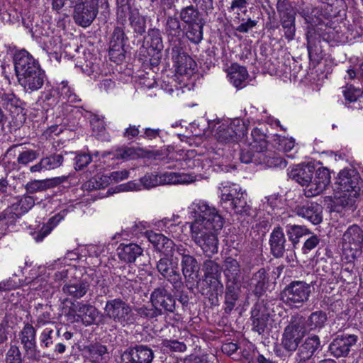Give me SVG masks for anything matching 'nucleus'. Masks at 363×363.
<instances>
[{"mask_svg":"<svg viewBox=\"0 0 363 363\" xmlns=\"http://www.w3.org/2000/svg\"><path fill=\"white\" fill-rule=\"evenodd\" d=\"M13 63L18 82L26 91L32 92L42 87L46 79L45 71L28 52L17 51L13 56Z\"/></svg>","mask_w":363,"mask_h":363,"instance_id":"nucleus-1","label":"nucleus"},{"mask_svg":"<svg viewBox=\"0 0 363 363\" xmlns=\"http://www.w3.org/2000/svg\"><path fill=\"white\" fill-rule=\"evenodd\" d=\"M361 177L354 169H344L340 172L334 186L333 210L339 212L340 208L352 207L359 195Z\"/></svg>","mask_w":363,"mask_h":363,"instance_id":"nucleus-2","label":"nucleus"},{"mask_svg":"<svg viewBox=\"0 0 363 363\" xmlns=\"http://www.w3.org/2000/svg\"><path fill=\"white\" fill-rule=\"evenodd\" d=\"M70 7H73L72 17L79 26L86 28L95 19L99 3L107 7L108 0H67Z\"/></svg>","mask_w":363,"mask_h":363,"instance_id":"nucleus-3","label":"nucleus"},{"mask_svg":"<svg viewBox=\"0 0 363 363\" xmlns=\"http://www.w3.org/2000/svg\"><path fill=\"white\" fill-rule=\"evenodd\" d=\"M189 224L191 238L203 254L209 258L217 254L219 243L217 232L207 230L199 222Z\"/></svg>","mask_w":363,"mask_h":363,"instance_id":"nucleus-4","label":"nucleus"},{"mask_svg":"<svg viewBox=\"0 0 363 363\" xmlns=\"http://www.w3.org/2000/svg\"><path fill=\"white\" fill-rule=\"evenodd\" d=\"M305 325L303 316L296 314L291 317L281 337V345L286 351L292 353L297 350L306 334Z\"/></svg>","mask_w":363,"mask_h":363,"instance_id":"nucleus-5","label":"nucleus"},{"mask_svg":"<svg viewBox=\"0 0 363 363\" xmlns=\"http://www.w3.org/2000/svg\"><path fill=\"white\" fill-rule=\"evenodd\" d=\"M312 286L303 281H293L281 293V299L291 308H299L308 300Z\"/></svg>","mask_w":363,"mask_h":363,"instance_id":"nucleus-6","label":"nucleus"},{"mask_svg":"<svg viewBox=\"0 0 363 363\" xmlns=\"http://www.w3.org/2000/svg\"><path fill=\"white\" fill-rule=\"evenodd\" d=\"M194 181V177L188 174L166 172L161 174H147L140 179V182L146 189L160 185L186 184Z\"/></svg>","mask_w":363,"mask_h":363,"instance_id":"nucleus-7","label":"nucleus"},{"mask_svg":"<svg viewBox=\"0 0 363 363\" xmlns=\"http://www.w3.org/2000/svg\"><path fill=\"white\" fill-rule=\"evenodd\" d=\"M194 211L196 216L193 222H199L207 230L218 232L223 227V218L215 208L199 203Z\"/></svg>","mask_w":363,"mask_h":363,"instance_id":"nucleus-8","label":"nucleus"},{"mask_svg":"<svg viewBox=\"0 0 363 363\" xmlns=\"http://www.w3.org/2000/svg\"><path fill=\"white\" fill-rule=\"evenodd\" d=\"M165 256L160 258L156 264L157 272L169 282L173 288L178 290L183 286L182 279L179 271L178 258L175 260L168 251H165Z\"/></svg>","mask_w":363,"mask_h":363,"instance_id":"nucleus-9","label":"nucleus"},{"mask_svg":"<svg viewBox=\"0 0 363 363\" xmlns=\"http://www.w3.org/2000/svg\"><path fill=\"white\" fill-rule=\"evenodd\" d=\"M104 311L108 318L123 325L133 324L135 321L130 306L121 298L108 301Z\"/></svg>","mask_w":363,"mask_h":363,"instance_id":"nucleus-10","label":"nucleus"},{"mask_svg":"<svg viewBox=\"0 0 363 363\" xmlns=\"http://www.w3.org/2000/svg\"><path fill=\"white\" fill-rule=\"evenodd\" d=\"M241 161L246 164L254 162L264 164L268 167H285L287 164L286 161L277 153L267 150L253 155H250V151H244L241 155Z\"/></svg>","mask_w":363,"mask_h":363,"instance_id":"nucleus-11","label":"nucleus"},{"mask_svg":"<svg viewBox=\"0 0 363 363\" xmlns=\"http://www.w3.org/2000/svg\"><path fill=\"white\" fill-rule=\"evenodd\" d=\"M167 286V284L155 288L150 297V303L161 310L162 315L176 311V300Z\"/></svg>","mask_w":363,"mask_h":363,"instance_id":"nucleus-12","label":"nucleus"},{"mask_svg":"<svg viewBox=\"0 0 363 363\" xmlns=\"http://www.w3.org/2000/svg\"><path fill=\"white\" fill-rule=\"evenodd\" d=\"M314 176L308 189H304L306 197H313L322 193L330 182V175L328 169L319 167L315 169Z\"/></svg>","mask_w":363,"mask_h":363,"instance_id":"nucleus-13","label":"nucleus"},{"mask_svg":"<svg viewBox=\"0 0 363 363\" xmlns=\"http://www.w3.org/2000/svg\"><path fill=\"white\" fill-rule=\"evenodd\" d=\"M122 358L125 363H151L154 353L147 346L138 345L128 348L123 352Z\"/></svg>","mask_w":363,"mask_h":363,"instance_id":"nucleus-14","label":"nucleus"},{"mask_svg":"<svg viewBox=\"0 0 363 363\" xmlns=\"http://www.w3.org/2000/svg\"><path fill=\"white\" fill-rule=\"evenodd\" d=\"M357 340L354 335H338L330 344L329 351L337 358L347 357Z\"/></svg>","mask_w":363,"mask_h":363,"instance_id":"nucleus-15","label":"nucleus"},{"mask_svg":"<svg viewBox=\"0 0 363 363\" xmlns=\"http://www.w3.org/2000/svg\"><path fill=\"white\" fill-rule=\"evenodd\" d=\"M35 336L36 330L29 323L24 325L19 335L25 354L30 359H38Z\"/></svg>","mask_w":363,"mask_h":363,"instance_id":"nucleus-16","label":"nucleus"},{"mask_svg":"<svg viewBox=\"0 0 363 363\" xmlns=\"http://www.w3.org/2000/svg\"><path fill=\"white\" fill-rule=\"evenodd\" d=\"M270 250L276 258L282 257L285 251L291 248V244L286 241L283 229L277 226L274 228L269 238Z\"/></svg>","mask_w":363,"mask_h":363,"instance_id":"nucleus-17","label":"nucleus"},{"mask_svg":"<svg viewBox=\"0 0 363 363\" xmlns=\"http://www.w3.org/2000/svg\"><path fill=\"white\" fill-rule=\"evenodd\" d=\"M153 238L155 240L150 239V240L157 242L156 246L160 250L164 248L165 251H168L169 254L175 251L178 255L181 257V260H182V259H185L192 255L190 250L186 246L182 244L175 245L172 240L162 234H155Z\"/></svg>","mask_w":363,"mask_h":363,"instance_id":"nucleus-18","label":"nucleus"},{"mask_svg":"<svg viewBox=\"0 0 363 363\" xmlns=\"http://www.w3.org/2000/svg\"><path fill=\"white\" fill-rule=\"evenodd\" d=\"M253 330L259 335L264 332L269 320V313L264 304L257 303L252 311Z\"/></svg>","mask_w":363,"mask_h":363,"instance_id":"nucleus-19","label":"nucleus"},{"mask_svg":"<svg viewBox=\"0 0 363 363\" xmlns=\"http://www.w3.org/2000/svg\"><path fill=\"white\" fill-rule=\"evenodd\" d=\"M314 172L315 167L313 165H297L291 170L289 176L301 186H305V189H308L311 183Z\"/></svg>","mask_w":363,"mask_h":363,"instance_id":"nucleus-20","label":"nucleus"},{"mask_svg":"<svg viewBox=\"0 0 363 363\" xmlns=\"http://www.w3.org/2000/svg\"><path fill=\"white\" fill-rule=\"evenodd\" d=\"M173 58L177 74L190 77L194 72L196 64L189 55L184 52H178Z\"/></svg>","mask_w":363,"mask_h":363,"instance_id":"nucleus-21","label":"nucleus"},{"mask_svg":"<svg viewBox=\"0 0 363 363\" xmlns=\"http://www.w3.org/2000/svg\"><path fill=\"white\" fill-rule=\"evenodd\" d=\"M67 177L62 176L44 180H33L26 184L25 188L29 194L43 191L55 187L67 181Z\"/></svg>","mask_w":363,"mask_h":363,"instance_id":"nucleus-22","label":"nucleus"},{"mask_svg":"<svg viewBox=\"0 0 363 363\" xmlns=\"http://www.w3.org/2000/svg\"><path fill=\"white\" fill-rule=\"evenodd\" d=\"M0 104L11 114H19L23 112L21 101L13 92L0 90Z\"/></svg>","mask_w":363,"mask_h":363,"instance_id":"nucleus-23","label":"nucleus"},{"mask_svg":"<svg viewBox=\"0 0 363 363\" xmlns=\"http://www.w3.org/2000/svg\"><path fill=\"white\" fill-rule=\"evenodd\" d=\"M267 141L266 135L258 128H254L251 133V139L249 140V146L241 150L240 155L244 151H250V155L261 153L267 150Z\"/></svg>","mask_w":363,"mask_h":363,"instance_id":"nucleus-24","label":"nucleus"},{"mask_svg":"<svg viewBox=\"0 0 363 363\" xmlns=\"http://www.w3.org/2000/svg\"><path fill=\"white\" fill-rule=\"evenodd\" d=\"M321 347L320 340L318 335H313L305 339L297 349L298 358L310 359Z\"/></svg>","mask_w":363,"mask_h":363,"instance_id":"nucleus-25","label":"nucleus"},{"mask_svg":"<svg viewBox=\"0 0 363 363\" xmlns=\"http://www.w3.org/2000/svg\"><path fill=\"white\" fill-rule=\"evenodd\" d=\"M74 311L77 313V317L86 325L93 324L99 315L97 308L89 303L79 302L74 305Z\"/></svg>","mask_w":363,"mask_h":363,"instance_id":"nucleus-26","label":"nucleus"},{"mask_svg":"<svg viewBox=\"0 0 363 363\" xmlns=\"http://www.w3.org/2000/svg\"><path fill=\"white\" fill-rule=\"evenodd\" d=\"M296 213L314 225L319 224L322 221V207L317 203H311L296 208Z\"/></svg>","mask_w":363,"mask_h":363,"instance_id":"nucleus-27","label":"nucleus"},{"mask_svg":"<svg viewBox=\"0 0 363 363\" xmlns=\"http://www.w3.org/2000/svg\"><path fill=\"white\" fill-rule=\"evenodd\" d=\"M64 161L63 155L61 154H52L43 157L39 162L31 166V172H40L44 170H52L60 167Z\"/></svg>","mask_w":363,"mask_h":363,"instance_id":"nucleus-28","label":"nucleus"},{"mask_svg":"<svg viewBox=\"0 0 363 363\" xmlns=\"http://www.w3.org/2000/svg\"><path fill=\"white\" fill-rule=\"evenodd\" d=\"M268 282L269 277L267 272L264 268H262L252 274L250 286L252 293L257 297H260L265 293Z\"/></svg>","mask_w":363,"mask_h":363,"instance_id":"nucleus-29","label":"nucleus"},{"mask_svg":"<svg viewBox=\"0 0 363 363\" xmlns=\"http://www.w3.org/2000/svg\"><path fill=\"white\" fill-rule=\"evenodd\" d=\"M164 26V34L169 40L179 39L184 33L181 20L176 15L167 16Z\"/></svg>","mask_w":363,"mask_h":363,"instance_id":"nucleus-30","label":"nucleus"},{"mask_svg":"<svg viewBox=\"0 0 363 363\" xmlns=\"http://www.w3.org/2000/svg\"><path fill=\"white\" fill-rule=\"evenodd\" d=\"M220 203L227 209L235 202V198L239 197L244 191L242 188L236 184H228L220 187Z\"/></svg>","mask_w":363,"mask_h":363,"instance_id":"nucleus-31","label":"nucleus"},{"mask_svg":"<svg viewBox=\"0 0 363 363\" xmlns=\"http://www.w3.org/2000/svg\"><path fill=\"white\" fill-rule=\"evenodd\" d=\"M143 250L137 244H121L118 247V255L121 260L126 263L135 262L137 257L143 255Z\"/></svg>","mask_w":363,"mask_h":363,"instance_id":"nucleus-32","label":"nucleus"},{"mask_svg":"<svg viewBox=\"0 0 363 363\" xmlns=\"http://www.w3.org/2000/svg\"><path fill=\"white\" fill-rule=\"evenodd\" d=\"M228 75L230 83L238 89L245 86V82L249 77L246 67L240 66L237 63L232 64L228 69Z\"/></svg>","mask_w":363,"mask_h":363,"instance_id":"nucleus-33","label":"nucleus"},{"mask_svg":"<svg viewBox=\"0 0 363 363\" xmlns=\"http://www.w3.org/2000/svg\"><path fill=\"white\" fill-rule=\"evenodd\" d=\"M84 352L90 362L104 363L106 362L105 355L108 354V349L106 345L95 342L84 347Z\"/></svg>","mask_w":363,"mask_h":363,"instance_id":"nucleus-34","label":"nucleus"},{"mask_svg":"<svg viewBox=\"0 0 363 363\" xmlns=\"http://www.w3.org/2000/svg\"><path fill=\"white\" fill-rule=\"evenodd\" d=\"M223 267L227 282L240 283V265L235 259L228 257L224 261Z\"/></svg>","mask_w":363,"mask_h":363,"instance_id":"nucleus-35","label":"nucleus"},{"mask_svg":"<svg viewBox=\"0 0 363 363\" xmlns=\"http://www.w3.org/2000/svg\"><path fill=\"white\" fill-rule=\"evenodd\" d=\"M89 288L88 281L84 279L73 283H68L63 286L62 291L74 298H80L83 297Z\"/></svg>","mask_w":363,"mask_h":363,"instance_id":"nucleus-36","label":"nucleus"},{"mask_svg":"<svg viewBox=\"0 0 363 363\" xmlns=\"http://www.w3.org/2000/svg\"><path fill=\"white\" fill-rule=\"evenodd\" d=\"M240 283H226V290L225 295V311L230 313L235 306V302L238 299Z\"/></svg>","mask_w":363,"mask_h":363,"instance_id":"nucleus-37","label":"nucleus"},{"mask_svg":"<svg viewBox=\"0 0 363 363\" xmlns=\"http://www.w3.org/2000/svg\"><path fill=\"white\" fill-rule=\"evenodd\" d=\"M204 24L205 21L202 20L186 25L185 35L192 43L199 44L202 40Z\"/></svg>","mask_w":363,"mask_h":363,"instance_id":"nucleus-38","label":"nucleus"},{"mask_svg":"<svg viewBox=\"0 0 363 363\" xmlns=\"http://www.w3.org/2000/svg\"><path fill=\"white\" fill-rule=\"evenodd\" d=\"M181 267L182 274L187 280H194L197 277L199 267L196 259L193 256H190L186 259L181 260Z\"/></svg>","mask_w":363,"mask_h":363,"instance_id":"nucleus-39","label":"nucleus"},{"mask_svg":"<svg viewBox=\"0 0 363 363\" xmlns=\"http://www.w3.org/2000/svg\"><path fill=\"white\" fill-rule=\"evenodd\" d=\"M321 4L320 9L323 16L325 18L336 17L339 15L340 7L343 5L342 0H318Z\"/></svg>","mask_w":363,"mask_h":363,"instance_id":"nucleus-40","label":"nucleus"},{"mask_svg":"<svg viewBox=\"0 0 363 363\" xmlns=\"http://www.w3.org/2000/svg\"><path fill=\"white\" fill-rule=\"evenodd\" d=\"M229 208L234 211L235 213L241 216H251V206L247 202V194L244 191L239 197H236L235 202L229 206Z\"/></svg>","mask_w":363,"mask_h":363,"instance_id":"nucleus-41","label":"nucleus"},{"mask_svg":"<svg viewBox=\"0 0 363 363\" xmlns=\"http://www.w3.org/2000/svg\"><path fill=\"white\" fill-rule=\"evenodd\" d=\"M128 17L134 33L140 35L145 33L146 18L142 16L138 9H134Z\"/></svg>","mask_w":363,"mask_h":363,"instance_id":"nucleus-42","label":"nucleus"},{"mask_svg":"<svg viewBox=\"0 0 363 363\" xmlns=\"http://www.w3.org/2000/svg\"><path fill=\"white\" fill-rule=\"evenodd\" d=\"M179 18L186 25L203 20L201 12L193 5L183 7L179 12Z\"/></svg>","mask_w":363,"mask_h":363,"instance_id":"nucleus-43","label":"nucleus"},{"mask_svg":"<svg viewBox=\"0 0 363 363\" xmlns=\"http://www.w3.org/2000/svg\"><path fill=\"white\" fill-rule=\"evenodd\" d=\"M242 134L241 130H235L232 125L221 128L216 133V138L221 143H230L237 141Z\"/></svg>","mask_w":363,"mask_h":363,"instance_id":"nucleus-44","label":"nucleus"},{"mask_svg":"<svg viewBox=\"0 0 363 363\" xmlns=\"http://www.w3.org/2000/svg\"><path fill=\"white\" fill-rule=\"evenodd\" d=\"M286 233L289 241L291 242V247H295L301 237L309 235L311 233L303 225H289L286 226Z\"/></svg>","mask_w":363,"mask_h":363,"instance_id":"nucleus-45","label":"nucleus"},{"mask_svg":"<svg viewBox=\"0 0 363 363\" xmlns=\"http://www.w3.org/2000/svg\"><path fill=\"white\" fill-rule=\"evenodd\" d=\"M131 0H116V20L118 23L124 25L130 13L134 11L130 4Z\"/></svg>","mask_w":363,"mask_h":363,"instance_id":"nucleus-46","label":"nucleus"},{"mask_svg":"<svg viewBox=\"0 0 363 363\" xmlns=\"http://www.w3.org/2000/svg\"><path fill=\"white\" fill-rule=\"evenodd\" d=\"M60 331L46 328L43 330L40 335V345L42 347L51 350L54 348V345L57 342V338L60 337Z\"/></svg>","mask_w":363,"mask_h":363,"instance_id":"nucleus-47","label":"nucleus"},{"mask_svg":"<svg viewBox=\"0 0 363 363\" xmlns=\"http://www.w3.org/2000/svg\"><path fill=\"white\" fill-rule=\"evenodd\" d=\"M203 271L206 279L218 280L220 277L222 268L215 260L210 258L203 262Z\"/></svg>","mask_w":363,"mask_h":363,"instance_id":"nucleus-48","label":"nucleus"},{"mask_svg":"<svg viewBox=\"0 0 363 363\" xmlns=\"http://www.w3.org/2000/svg\"><path fill=\"white\" fill-rule=\"evenodd\" d=\"M135 311L137 315L142 318L147 320H152L157 318L158 316L162 315V311L151 303L150 305H143L140 307H136Z\"/></svg>","mask_w":363,"mask_h":363,"instance_id":"nucleus-49","label":"nucleus"},{"mask_svg":"<svg viewBox=\"0 0 363 363\" xmlns=\"http://www.w3.org/2000/svg\"><path fill=\"white\" fill-rule=\"evenodd\" d=\"M296 15L279 18L281 26L284 32V37L289 41L294 39L296 33Z\"/></svg>","mask_w":363,"mask_h":363,"instance_id":"nucleus-50","label":"nucleus"},{"mask_svg":"<svg viewBox=\"0 0 363 363\" xmlns=\"http://www.w3.org/2000/svg\"><path fill=\"white\" fill-rule=\"evenodd\" d=\"M146 40L147 43L153 50L161 51L163 49L161 32L158 28L149 29Z\"/></svg>","mask_w":363,"mask_h":363,"instance_id":"nucleus-51","label":"nucleus"},{"mask_svg":"<svg viewBox=\"0 0 363 363\" xmlns=\"http://www.w3.org/2000/svg\"><path fill=\"white\" fill-rule=\"evenodd\" d=\"M327 318V315L325 312L322 311H317L313 312L309 315L307 320H306V324L310 330L321 328L324 326Z\"/></svg>","mask_w":363,"mask_h":363,"instance_id":"nucleus-52","label":"nucleus"},{"mask_svg":"<svg viewBox=\"0 0 363 363\" xmlns=\"http://www.w3.org/2000/svg\"><path fill=\"white\" fill-rule=\"evenodd\" d=\"M160 349L164 352H184L186 350V345L176 340H163L160 344Z\"/></svg>","mask_w":363,"mask_h":363,"instance_id":"nucleus-53","label":"nucleus"},{"mask_svg":"<svg viewBox=\"0 0 363 363\" xmlns=\"http://www.w3.org/2000/svg\"><path fill=\"white\" fill-rule=\"evenodd\" d=\"M22 215L18 211V206H11L5 209L1 214V220H6V224L9 225H13L16 220L21 218Z\"/></svg>","mask_w":363,"mask_h":363,"instance_id":"nucleus-54","label":"nucleus"},{"mask_svg":"<svg viewBox=\"0 0 363 363\" xmlns=\"http://www.w3.org/2000/svg\"><path fill=\"white\" fill-rule=\"evenodd\" d=\"M60 98L62 101L74 103L80 101L78 96L72 91L67 82H62L58 87Z\"/></svg>","mask_w":363,"mask_h":363,"instance_id":"nucleus-55","label":"nucleus"},{"mask_svg":"<svg viewBox=\"0 0 363 363\" xmlns=\"http://www.w3.org/2000/svg\"><path fill=\"white\" fill-rule=\"evenodd\" d=\"M276 8L279 18L296 15L289 0H277Z\"/></svg>","mask_w":363,"mask_h":363,"instance_id":"nucleus-56","label":"nucleus"},{"mask_svg":"<svg viewBox=\"0 0 363 363\" xmlns=\"http://www.w3.org/2000/svg\"><path fill=\"white\" fill-rule=\"evenodd\" d=\"M124 44L110 43L109 57L115 62H121L125 59Z\"/></svg>","mask_w":363,"mask_h":363,"instance_id":"nucleus-57","label":"nucleus"},{"mask_svg":"<svg viewBox=\"0 0 363 363\" xmlns=\"http://www.w3.org/2000/svg\"><path fill=\"white\" fill-rule=\"evenodd\" d=\"M38 156V152L31 149L21 152L16 160L17 164L26 166L36 160Z\"/></svg>","mask_w":363,"mask_h":363,"instance_id":"nucleus-58","label":"nucleus"},{"mask_svg":"<svg viewBox=\"0 0 363 363\" xmlns=\"http://www.w3.org/2000/svg\"><path fill=\"white\" fill-rule=\"evenodd\" d=\"M6 363H23L21 352L18 346L11 345L6 354Z\"/></svg>","mask_w":363,"mask_h":363,"instance_id":"nucleus-59","label":"nucleus"},{"mask_svg":"<svg viewBox=\"0 0 363 363\" xmlns=\"http://www.w3.org/2000/svg\"><path fill=\"white\" fill-rule=\"evenodd\" d=\"M35 204V200L33 196H23L17 203L13 204V206H18V212L23 215L28 212Z\"/></svg>","mask_w":363,"mask_h":363,"instance_id":"nucleus-60","label":"nucleus"},{"mask_svg":"<svg viewBox=\"0 0 363 363\" xmlns=\"http://www.w3.org/2000/svg\"><path fill=\"white\" fill-rule=\"evenodd\" d=\"M343 94L346 100L353 102L356 101L357 99L363 94V91L360 89L355 88L352 85H350L343 91Z\"/></svg>","mask_w":363,"mask_h":363,"instance_id":"nucleus-61","label":"nucleus"},{"mask_svg":"<svg viewBox=\"0 0 363 363\" xmlns=\"http://www.w3.org/2000/svg\"><path fill=\"white\" fill-rule=\"evenodd\" d=\"M135 150L133 147H124L120 149H118L114 155V157L116 159H122V160H130L135 157Z\"/></svg>","mask_w":363,"mask_h":363,"instance_id":"nucleus-62","label":"nucleus"},{"mask_svg":"<svg viewBox=\"0 0 363 363\" xmlns=\"http://www.w3.org/2000/svg\"><path fill=\"white\" fill-rule=\"evenodd\" d=\"M75 165L77 169H82L87 166L91 161V157L89 154H79L75 157Z\"/></svg>","mask_w":363,"mask_h":363,"instance_id":"nucleus-63","label":"nucleus"},{"mask_svg":"<svg viewBox=\"0 0 363 363\" xmlns=\"http://www.w3.org/2000/svg\"><path fill=\"white\" fill-rule=\"evenodd\" d=\"M320 238L316 235H312L304 242L303 247V253H308L309 251L313 250L320 242Z\"/></svg>","mask_w":363,"mask_h":363,"instance_id":"nucleus-64","label":"nucleus"}]
</instances>
